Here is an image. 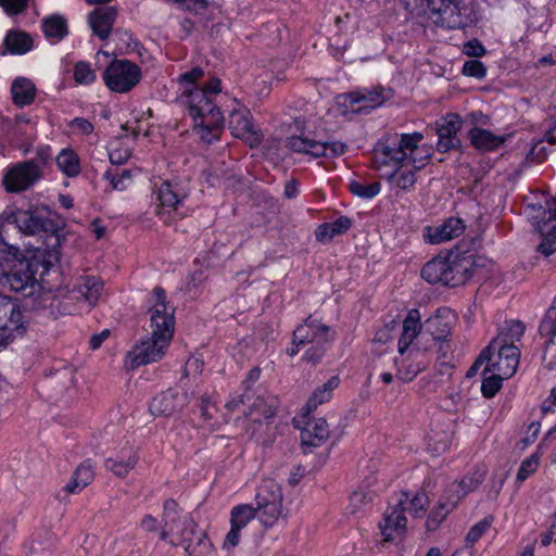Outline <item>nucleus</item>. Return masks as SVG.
Instances as JSON below:
<instances>
[{
  "label": "nucleus",
  "mask_w": 556,
  "mask_h": 556,
  "mask_svg": "<svg viewBox=\"0 0 556 556\" xmlns=\"http://www.w3.org/2000/svg\"><path fill=\"white\" fill-rule=\"evenodd\" d=\"M539 332L541 337L547 339L545 342V353H547L551 346L556 344V296L540 325Z\"/></svg>",
  "instance_id": "obj_40"
},
{
  "label": "nucleus",
  "mask_w": 556,
  "mask_h": 556,
  "mask_svg": "<svg viewBox=\"0 0 556 556\" xmlns=\"http://www.w3.org/2000/svg\"><path fill=\"white\" fill-rule=\"evenodd\" d=\"M493 522V517L488 516L480 520L479 522L475 523L468 531L466 538H465V548L457 552L455 556L462 555L467 553L468 556L472 555V547L480 540L482 535L485 534V532L490 529L491 525Z\"/></svg>",
  "instance_id": "obj_39"
},
{
  "label": "nucleus",
  "mask_w": 556,
  "mask_h": 556,
  "mask_svg": "<svg viewBox=\"0 0 556 556\" xmlns=\"http://www.w3.org/2000/svg\"><path fill=\"white\" fill-rule=\"evenodd\" d=\"M350 191L363 199H371L376 197L381 189V185L378 181L365 184L359 180H352L349 185Z\"/></svg>",
  "instance_id": "obj_44"
},
{
  "label": "nucleus",
  "mask_w": 556,
  "mask_h": 556,
  "mask_svg": "<svg viewBox=\"0 0 556 556\" xmlns=\"http://www.w3.org/2000/svg\"><path fill=\"white\" fill-rule=\"evenodd\" d=\"M384 90L382 88H374V89H361L353 91L349 94L350 102L352 104H362L359 110L364 109H374L381 105L386 97L383 94Z\"/></svg>",
  "instance_id": "obj_32"
},
{
  "label": "nucleus",
  "mask_w": 556,
  "mask_h": 556,
  "mask_svg": "<svg viewBox=\"0 0 556 556\" xmlns=\"http://www.w3.org/2000/svg\"><path fill=\"white\" fill-rule=\"evenodd\" d=\"M150 330L125 358V366L135 369L157 362L167 350L175 329V308L166 302L165 291L156 287L149 298Z\"/></svg>",
  "instance_id": "obj_2"
},
{
  "label": "nucleus",
  "mask_w": 556,
  "mask_h": 556,
  "mask_svg": "<svg viewBox=\"0 0 556 556\" xmlns=\"http://www.w3.org/2000/svg\"><path fill=\"white\" fill-rule=\"evenodd\" d=\"M117 16V11L113 7H102L94 9L88 15V23L92 33L100 39H108Z\"/></svg>",
  "instance_id": "obj_23"
},
{
  "label": "nucleus",
  "mask_w": 556,
  "mask_h": 556,
  "mask_svg": "<svg viewBox=\"0 0 556 556\" xmlns=\"http://www.w3.org/2000/svg\"><path fill=\"white\" fill-rule=\"evenodd\" d=\"M539 468V456L535 454H532L531 456L527 457L522 460L520 464V467L517 472V481L519 483L527 480L532 473H534Z\"/></svg>",
  "instance_id": "obj_47"
},
{
  "label": "nucleus",
  "mask_w": 556,
  "mask_h": 556,
  "mask_svg": "<svg viewBox=\"0 0 556 556\" xmlns=\"http://www.w3.org/2000/svg\"><path fill=\"white\" fill-rule=\"evenodd\" d=\"M328 224L332 231L331 233L334 236H339V235L346 232L351 228L352 220L346 216H340L336 220L328 223Z\"/></svg>",
  "instance_id": "obj_55"
},
{
  "label": "nucleus",
  "mask_w": 556,
  "mask_h": 556,
  "mask_svg": "<svg viewBox=\"0 0 556 556\" xmlns=\"http://www.w3.org/2000/svg\"><path fill=\"white\" fill-rule=\"evenodd\" d=\"M462 124L463 121L457 114H447L437 122V148L439 152L445 153L460 146L457 134L462 128Z\"/></svg>",
  "instance_id": "obj_18"
},
{
  "label": "nucleus",
  "mask_w": 556,
  "mask_h": 556,
  "mask_svg": "<svg viewBox=\"0 0 556 556\" xmlns=\"http://www.w3.org/2000/svg\"><path fill=\"white\" fill-rule=\"evenodd\" d=\"M447 333V325L439 316L428 318L425 324V331H422L419 311L410 309L403 321L402 334L397 343L399 354L406 353L418 334L421 336V339L430 334L433 341H440Z\"/></svg>",
  "instance_id": "obj_8"
},
{
  "label": "nucleus",
  "mask_w": 556,
  "mask_h": 556,
  "mask_svg": "<svg viewBox=\"0 0 556 556\" xmlns=\"http://www.w3.org/2000/svg\"><path fill=\"white\" fill-rule=\"evenodd\" d=\"M41 28L49 40L60 41L68 34L67 21L60 14L43 17Z\"/></svg>",
  "instance_id": "obj_34"
},
{
  "label": "nucleus",
  "mask_w": 556,
  "mask_h": 556,
  "mask_svg": "<svg viewBox=\"0 0 556 556\" xmlns=\"http://www.w3.org/2000/svg\"><path fill=\"white\" fill-rule=\"evenodd\" d=\"M140 526L147 532H155L157 530L161 531L162 523L159 525L157 520L153 516L146 515L142 518Z\"/></svg>",
  "instance_id": "obj_62"
},
{
  "label": "nucleus",
  "mask_w": 556,
  "mask_h": 556,
  "mask_svg": "<svg viewBox=\"0 0 556 556\" xmlns=\"http://www.w3.org/2000/svg\"><path fill=\"white\" fill-rule=\"evenodd\" d=\"M25 235H36L49 229L50 220L37 211H18L11 216Z\"/></svg>",
  "instance_id": "obj_24"
},
{
  "label": "nucleus",
  "mask_w": 556,
  "mask_h": 556,
  "mask_svg": "<svg viewBox=\"0 0 556 556\" xmlns=\"http://www.w3.org/2000/svg\"><path fill=\"white\" fill-rule=\"evenodd\" d=\"M523 333H525V326L522 325V323H520L518 320H511L508 324V333L500 334L498 337H501L502 339H506L507 343L513 344V342L515 340H520V338L522 337Z\"/></svg>",
  "instance_id": "obj_51"
},
{
  "label": "nucleus",
  "mask_w": 556,
  "mask_h": 556,
  "mask_svg": "<svg viewBox=\"0 0 556 556\" xmlns=\"http://www.w3.org/2000/svg\"><path fill=\"white\" fill-rule=\"evenodd\" d=\"M191 186L187 179H174L164 181L157 191L160 204L156 208V215L164 223H169L170 212H176L180 217L188 214L185 203L191 193Z\"/></svg>",
  "instance_id": "obj_10"
},
{
  "label": "nucleus",
  "mask_w": 556,
  "mask_h": 556,
  "mask_svg": "<svg viewBox=\"0 0 556 556\" xmlns=\"http://www.w3.org/2000/svg\"><path fill=\"white\" fill-rule=\"evenodd\" d=\"M8 325L12 328H23V314L15 302L0 294V326Z\"/></svg>",
  "instance_id": "obj_33"
},
{
  "label": "nucleus",
  "mask_w": 556,
  "mask_h": 556,
  "mask_svg": "<svg viewBox=\"0 0 556 556\" xmlns=\"http://www.w3.org/2000/svg\"><path fill=\"white\" fill-rule=\"evenodd\" d=\"M109 336L110 331L108 329L101 331L100 333L93 334L89 340L90 348L92 350L99 349L102 342L109 338Z\"/></svg>",
  "instance_id": "obj_64"
},
{
  "label": "nucleus",
  "mask_w": 556,
  "mask_h": 556,
  "mask_svg": "<svg viewBox=\"0 0 556 556\" xmlns=\"http://www.w3.org/2000/svg\"><path fill=\"white\" fill-rule=\"evenodd\" d=\"M131 152L128 148H118L110 152V162L115 165H121L127 162L130 157Z\"/></svg>",
  "instance_id": "obj_57"
},
{
  "label": "nucleus",
  "mask_w": 556,
  "mask_h": 556,
  "mask_svg": "<svg viewBox=\"0 0 556 556\" xmlns=\"http://www.w3.org/2000/svg\"><path fill=\"white\" fill-rule=\"evenodd\" d=\"M331 229L328 223L321 224L315 231L316 239L320 242L330 241L336 236L331 233Z\"/></svg>",
  "instance_id": "obj_61"
},
{
  "label": "nucleus",
  "mask_w": 556,
  "mask_h": 556,
  "mask_svg": "<svg viewBox=\"0 0 556 556\" xmlns=\"http://www.w3.org/2000/svg\"><path fill=\"white\" fill-rule=\"evenodd\" d=\"M70 127L80 135H90L93 131V125L84 117L74 118L70 123Z\"/></svg>",
  "instance_id": "obj_56"
},
{
  "label": "nucleus",
  "mask_w": 556,
  "mask_h": 556,
  "mask_svg": "<svg viewBox=\"0 0 556 556\" xmlns=\"http://www.w3.org/2000/svg\"><path fill=\"white\" fill-rule=\"evenodd\" d=\"M255 510L258 521L265 528H271L282 516V490L273 479H264L255 494Z\"/></svg>",
  "instance_id": "obj_11"
},
{
  "label": "nucleus",
  "mask_w": 556,
  "mask_h": 556,
  "mask_svg": "<svg viewBox=\"0 0 556 556\" xmlns=\"http://www.w3.org/2000/svg\"><path fill=\"white\" fill-rule=\"evenodd\" d=\"M138 460L139 455L137 451H122L115 457L106 458L104 467L116 477L125 478L136 467Z\"/></svg>",
  "instance_id": "obj_26"
},
{
  "label": "nucleus",
  "mask_w": 556,
  "mask_h": 556,
  "mask_svg": "<svg viewBox=\"0 0 556 556\" xmlns=\"http://www.w3.org/2000/svg\"><path fill=\"white\" fill-rule=\"evenodd\" d=\"M277 408V400L273 396L267 397L266 400L263 397H257L255 402L252 404L250 415L258 414L265 420L273 418L276 414Z\"/></svg>",
  "instance_id": "obj_43"
},
{
  "label": "nucleus",
  "mask_w": 556,
  "mask_h": 556,
  "mask_svg": "<svg viewBox=\"0 0 556 556\" xmlns=\"http://www.w3.org/2000/svg\"><path fill=\"white\" fill-rule=\"evenodd\" d=\"M407 352V355L405 353L403 355L400 354V357L395 359L397 366L396 378L404 382L412 381L428 366V361L419 349H410Z\"/></svg>",
  "instance_id": "obj_21"
},
{
  "label": "nucleus",
  "mask_w": 556,
  "mask_h": 556,
  "mask_svg": "<svg viewBox=\"0 0 556 556\" xmlns=\"http://www.w3.org/2000/svg\"><path fill=\"white\" fill-rule=\"evenodd\" d=\"M77 299L83 298L90 306L94 305L99 300L103 285L94 276L80 277L75 286Z\"/></svg>",
  "instance_id": "obj_31"
},
{
  "label": "nucleus",
  "mask_w": 556,
  "mask_h": 556,
  "mask_svg": "<svg viewBox=\"0 0 556 556\" xmlns=\"http://www.w3.org/2000/svg\"><path fill=\"white\" fill-rule=\"evenodd\" d=\"M476 271V260L472 254L451 253L446 256L445 286L465 285Z\"/></svg>",
  "instance_id": "obj_16"
},
{
  "label": "nucleus",
  "mask_w": 556,
  "mask_h": 556,
  "mask_svg": "<svg viewBox=\"0 0 556 556\" xmlns=\"http://www.w3.org/2000/svg\"><path fill=\"white\" fill-rule=\"evenodd\" d=\"M424 135L413 134L393 135L379 141L375 149V159L382 165L412 166L413 169L396 172L393 177L400 189L409 190L416 182V170L424 168L430 156L431 148L421 143Z\"/></svg>",
  "instance_id": "obj_3"
},
{
  "label": "nucleus",
  "mask_w": 556,
  "mask_h": 556,
  "mask_svg": "<svg viewBox=\"0 0 556 556\" xmlns=\"http://www.w3.org/2000/svg\"><path fill=\"white\" fill-rule=\"evenodd\" d=\"M25 331L23 328H12L11 325L0 326V351L4 349L16 337L22 336Z\"/></svg>",
  "instance_id": "obj_50"
},
{
  "label": "nucleus",
  "mask_w": 556,
  "mask_h": 556,
  "mask_svg": "<svg viewBox=\"0 0 556 556\" xmlns=\"http://www.w3.org/2000/svg\"><path fill=\"white\" fill-rule=\"evenodd\" d=\"M457 506L456 500L452 497L448 492L444 491L442 496L440 497L438 504L430 511L427 521L426 528L428 531H434L441 525V522L446 518V516Z\"/></svg>",
  "instance_id": "obj_29"
},
{
  "label": "nucleus",
  "mask_w": 556,
  "mask_h": 556,
  "mask_svg": "<svg viewBox=\"0 0 556 556\" xmlns=\"http://www.w3.org/2000/svg\"><path fill=\"white\" fill-rule=\"evenodd\" d=\"M469 139L471 144L481 151H494L501 148L506 139L509 137L507 135L504 136H497L491 132L488 129L480 128V127H473L470 129Z\"/></svg>",
  "instance_id": "obj_27"
},
{
  "label": "nucleus",
  "mask_w": 556,
  "mask_h": 556,
  "mask_svg": "<svg viewBox=\"0 0 556 556\" xmlns=\"http://www.w3.org/2000/svg\"><path fill=\"white\" fill-rule=\"evenodd\" d=\"M104 178L110 180L113 189L123 191L130 185L132 176L129 169H115L114 172L108 170Z\"/></svg>",
  "instance_id": "obj_45"
},
{
  "label": "nucleus",
  "mask_w": 556,
  "mask_h": 556,
  "mask_svg": "<svg viewBox=\"0 0 556 556\" xmlns=\"http://www.w3.org/2000/svg\"><path fill=\"white\" fill-rule=\"evenodd\" d=\"M160 539L182 546L189 556H206L212 551L206 534L197 530L192 517L182 513L174 500L164 503Z\"/></svg>",
  "instance_id": "obj_4"
},
{
  "label": "nucleus",
  "mask_w": 556,
  "mask_h": 556,
  "mask_svg": "<svg viewBox=\"0 0 556 556\" xmlns=\"http://www.w3.org/2000/svg\"><path fill=\"white\" fill-rule=\"evenodd\" d=\"M204 77L201 67H193L178 78L180 98L193 119L200 138L212 143L219 139L224 127V115L216 102L220 94V80L212 78L208 83L198 87L199 80Z\"/></svg>",
  "instance_id": "obj_1"
},
{
  "label": "nucleus",
  "mask_w": 556,
  "mask_h": 556,
  "mask_svg": "<svg viewBox=\"0 0 556 556\" xmlns=\"http://www.w3.org/2000/svg\"><path fill=\"white\" fill-rule=\"evenodd\" d=\"M329 438V426L326 419L317 418L305 421L301 431V441L303 445L316 447L324 444Z\"/></svg>",
  "instance_id": "obj_25"
},
{
  "label": "nucleus",
  "mask_w": 556,
  "mask_h": 556,
  "mask_svg": "<svg viewBox=\"0 0 556 556\" xmlns=\"http://www.w3.org/2000/svg\"><path fill=\"white\" fill-rule=\"evenodd\" d=\"M141 78V70L128 60H113L103 73L105 85L115 92H128Z\"/></svg>",
  "instance_id": "obj_13"
},
{
  "label": "nucleus",
  "mask_w": 556,
  "mask_h": 556,
  "mask_svg": "<svg viewBox=\"0 0 556 556\" xmlns=\"http://www.w3.org/2000/svg\"><path fill=\"white\" fill-rule=\"evenodd\" d=\"M339 383L340 380L338 377H331L320 388L316 389L304 407L305 415H308L323 403L328 402L332 396V391L338 388Z\"/></svg>",
  "instance_id": "obj_35"
},
{
  "label": "nucleus",
  "mask_w": 556,
  "mask_h": 556,
  "mask_svg": "<svg viewBox=\"0 0 556 556\" xmlns=\"http://www.w3.org/2000/svg\"><path fill=\"white\" fill-rule=\"evenodd\" d=\"M29 0H0V7L8 14L15 15L26 10Z\"/></svg>",
  "instance_id": "obj_53"
},
{
  "label": "nucleus",
  "mask_w": 556,
  "mask_h": 556,
  "mask_svg": "<svg viewBox=\"0 0 556 556\" xmlns=\"http://www.w3.org/2000/svg\"><path fill=\"white\" fill-rule=\"evenodd\" d=\"M503 379H505L504 376H502L498 372L493 374L490 377L485 378L482 381V386H481V392H482L483 396H485L488 399L493 397L502 388Z\"/></svg>",
  "instance_id": "obj_48"
},
{
  "label": "nucleus",
  "mask_w": 556,
  "mask_h": 556,
  "mask_svg": "<svg viewBox=\"0 0 556 556\" xmlns=\"http://www.w3.org/2000/svg\"><path fill=\"white\" fill-rule=\"evenodd\" d=\"M464 52L469 56L478 58L485 54V48L480 43V41L473 39L464 46Z\"/></svg>",
  "instance_id": "obj_59"
},
{
  "label": "nucleus",
  "mask_w": 556,
  "mask_h": 556,
  "mask_svg": "<svg viewBox=\"0 0 556 556\" xmlns=\"http://www.w3.org/2000/svg\"><path fill=\"white\" fill-rule=\"evenodd\" d=\"M254 518L258 519V514L251 504L237 505L230 511V525L236 528L243 529Z\"/></svg>",
  "instance_id": "obj_42"
},
{
  "label": "nucleus",
  "mask_w": 556,
  "mask_h": 556,
  "mask_svg": "<svg viewBox=\"0 0 556 556\" xmlns=\"http://www.w3.org/2000/svg\"><path fill=\"white\" fill-rule=\"evenodd\" d=\"M38 264L26 258L14 260L9 270L0 265V286H9L10 290L21 292L25 296L40 293L41 286L36 278Z\"/></svg>",
  "instance_id": "obj_9"
},
{
  "label": "nucleus",
  "mask_w": 556,
  "mask_h": 556,
  "mask_svg": "<svg viewBox=\"0 0 556 556\" xmlns=\"http://www.w3.org/2000/svg\"><path fill=\"white\" fill-rule=\"evenodd\" d=\"M542 242L539 250L546 256L556 251V198L546 202L543 217L538 223Z\"/></svg>",
  "instance_id": "obj_19"
},
{
  "label": "nucleus",
  "mask_w": 556,
  "mask_h": 556,
  "mask_svg": "<svg viewBox=\"0 0 556 556\" xmlns=\"http://www.w3.org/2000/svg\"><path fill=\"white\" fill-rule=\"evenodd\" d=\"M229 129L235 137L244 140L250 147L262 141V134L252 123L250 111L239 104L229 114Z\"/></svg>",
  "instance_id": "obj_17"
},
{
  "label": "nucleus",
  "mask_w": 556,
  "mask_h": 556,
  "mask_svg": "<svg viewBox=\"0 0 556 556\" xmlns=\"http://www.w3.org/2000/svg\"><path fill=\"white\" fill-rule=\"evenodd\" d=\"M74 78L78 84L89 85L96 80V73L89 63L80 61L74 67Z\"/></svg>",
  "instance_id": "obj_46"
},
{
  "label": "nucleus",
  "mask_w": 556,
  "mask_h": 556,
  "mask_svg": "<svg viewBox=\"0 0 556 556\" xmlns=\"http://www.w3.org/2000/svg\"><path fill=\"white\" fill-rule=\"evenodd\" d=\"M93 478V465L90 460H85L76 468L71 481L64 486V490L71 494L78 493L91 483Z\"/></svg>",
  "instance_id": "obj_30"
},
{
  "label": "nucleus",
  "mask_w": 556,
  "mask_h": 556,
  "mask_svg": "<svg viewBox=\"0 0 556 556\" xmlns=\"http://www.w3.org/2000/svg\"><path fill=\"white\" fill-rule=\"evenodd\" d=\"M395 328V321L386 325L383 328L377 331L375 340L377 342L386 343L391 339V330Z\"/></svg>",
  "instance_id": "obj_63"
},
{
  "label": "nucleus",
  "mask_w": 556,
  "mask_h": 556,
  "mask_svg": "<svg viewBox=\"0 0 556 556\" xmlns=\"http://www.w3.org/2000/svg\"><path fill=\"white\" fill-rule=\"evenodd\" d=\"M48 155L42 151L36 159L14 163L5 168L2 186L9 193H21L30 189L43 177Z\"/></svg>",
  "instance_id": "obj_7"
},
{
  "label": "nucleus",
  "mask_w": 556,
  "mask_h": 556,
  "mask_svg": "<svg viewBox=\"0 0 556 556\" xmlns=\"http://www.w3.org/2000/svg\"><path fill=\"white\" fill-rule=\"evenodd\" d=\"M406 10L415 11L421 9L426 3L429 10L439 16L442 25L448 28H460L464 21L460 16L459 9L454 0H399Z\"/></svg>",
  "instance_id": "obj_14"
},
{
  "label": "nucleus",
  "mask_w": 556,
  "mask_h": 556,
  "mask_svg": "<svg viewBox=\"0 0 556 556\" xmlns=\"http://www.w3.org/2000/svg\"><path fill=\"white\" fill-rule=\"evenodd\" d=\"M293 336L296 344H309L303 359L312 364L320 362L333 340L330 328L311 316L294 329Z\"/></svg>",
  "instance_id": "obj_6"
},
{
  "label": "nucleus",
  "mask_w": 556,
  "mask_h": 556,
  "mask_svg": "<svg viewBox=\"0 0 556 556\" xmlns=\"http://www.w3.org/2000/svg\"><path fill=\"white\" fill-rule=\"evenodd\" d=\"M242 529H240V528H236V527L231 526L229 532L227 533V535L224 540L223 548L230 549V548L236 547L240 541V531Z\"/></svg>",
  "instance_id": "obj_58"
},
{
  "label": "nucleus",
  "mask_w": 556,
  "mask_h": 556,
  "mask_svg": "<svg viewBox=\"0 0 556 556\" xmlns=\"http://www.w3.org/2000/svg\"><path fill=\"white\" fill-rule=\"evenodd\" d=\"M4 46L12 54H24L31 49L33 39L24 31L11 30L4 38Z\"/></svg>",
  "instance_id": "obj_38"
},
{
  "label": "nucleus",
  "mask_w": 556,
  "mask_h": 556,
  "mask_svg": "<svg viewBox=\"0 0 556 556\" xmlns=\"http://www.w3.org/2000/svg\"><path fill=\"white\" fill-rule=\"evenodd\" d=\"M539 432H540V424L531 422L528 427L526 437L522 439L523 446L526 447V446L532 444L536 440Z\"/></svg>",
  "instance_id": "obj_60"
},
{
  "label": "nucleus",
  "mask_w": 556,
  "mask_h": 556,
  "mask_svg": "<svg viewBox=\"0 0 556 556\" xmlns=\"http://www.w3.org/2000/svg\"><path fill=\"white\" fill-rule=\"evenodd\" d=\"M56 165L67 177H76L80 173L79 157L72 149H63L58 154Z\"/></svg>",
  "instance_id": "obj_41"
},
{
  "label": "nucleus",
  "mask_w": 556,
  "mask_h": 556,
  "mask_svg": "<svg viewBox=\"0 0 556 556\" xmlns=\"http://www.w3.org/2000/svg\"><path fill=\"white\" fill-rule=\"evenodd\" d=\"M393 501L394 504L387 509L383 520L379 525L386 541H393L405 533L407 523L405 511H408L414 518H419L429 505V498L422 491L416 492L414 495L407 491H401L395 494Z\"/></svg>",
  "instance_id": "obj_5"
},
{
  "label": "nucleus",
  "mask_w": 556,
  "mask_h": 556,
  "mask_svg": "<svg viewBox=\"0 0 556 556\" xmlns=\"http://www.w3.org/2000/svg\"><path fill=\"white\" fill-rule=\"evenodd\" d=\"M482 480V475H479L478 477L467 476L460 481H454L447 485L445 491L448 492V494H451L458 504L460 500L465 497L469 492L476 490L481 484Z\"/></svg>",
  "instance_id": "obj_37"
},
{
  "label": "nucleus",
  "mask_w": 556,
  "mask_h": 556,
  "mask_svg": "<svg viewBox=\"0 0 556 556\" xmlns=\"http://www.w3.org/2000/svg\"><path fill=\"white\" fill-rule=\"evenodd\" d=\"M463 74L469 77L483 78L486 74L484 64L478 60L466 61L463 66Z\"/></svg>",
  "instance_id": "obj_49"
},
{
  "label": "nucleus",
  "mask_w": 556,
  "mask_h": 556,
  "mask_svg": "<svg viewBox=\"0 0 556 556\" xmlns=\"http://www.w3.org/2000/svg\"><path fill=\"white\" fill-rule=\"evenodd\" d=\"M465 228L463 219L451 217L438 227H427L424 238L430 244H441L459 237L465 231Z\"/></svg>",
  "instance_id": "obj_22"
},
{
  "label": "nucleus",
  "mask_w": 556,
  "mask_h": 556,
  "mask_svg": "<svg viewBox=\"0 0 556 556\" xmlns=\"http://www.w3.org/2000/svg\"><path fill=\"white\" fill-rule=\"evenodd\" d=\"M371 495L365 491H355L350 496V505L352 507V513H356L362 508L363 505L367 504L371 501Z\"/></svg>",
  "instance_id": "obj_54"
},
{
  "label": "nucleus",
  "mask_w": 556,
  "mask_h": 556,
  "mask_svg": "<svg viewBox=\"0 0 556 556\" xmlns=\"http://www.w3.org/2000/svg\"><path fill=\"white\" fill-rule=\"evenodd\" d=\"M446 257H434L421 269V276L429 283H442L445 286Z\"/></svg>",
  "instance_id": "obj_36"
},
{
  "label": "nucleus",
  "mask_w": 556,
  "mask_h": 556,
  "mask_svg": "<svg viewBox=\"0 0 556 556\" xmlns=\"http://www.w3.org/2000/svg\"><path fill=\"white\" fill-rule=\"evenodd\" d=\"M175 3L194 14H200L207 8V0H176Z\"/></svg>",
  "instance_id": "obj_52"
},
{
  "label": "nucleus",
  "mask_w": 556,
  "mask_h": 556,
  "mask_svg": "<svg viewBox=\"0 0 556 556\" xmlns=\"http://www.w3.org/2000/svg\"><path fill=\"white\" fill-rule=\"evenodd\" d=\"M288 147L298 153L319 156H339L345 153L346 144L340 141L323 142L308 139L302 136L288 138Z\"/></svg>",
  "instance_id": "obj_15"
},
{
  "label": "nucleus",
  "mask_w": 556,
  "mask_h": 556,
  "mask_svg": "<svg viewBox=\"0 0 556 556\" xmlns=\"http://www.w3.org/2000/svg\"><path fill=\"white\" fill-rule=\"evenodd\" d=\"M187 403V394L180 389H168L160 393L150 403V412L157 416H170Z\"/></svg>",
  "instance_id": "obj_20"
},
{
  "label": "nucleus",
  "mask_w": 556,
  "mask_h": 556,
  "mask_svg": "<svg viewBox=\"0 0 556 556\" xmlns=\"http://www.w3.org/2000/svg\"><path fill=\"white\" fill-rule=\"evenodd\" d=\"M495 352L498 359L493 362L491 368L488 369L501 374L506 379L510 378L516 372L519 364L520 352L518 348L507 343L506 339L496 337L481 352L480 361L491 362V357Z\"/></svg>",
  "instance_id": "obj_12"
},
{
  "label": "nucleus",
  "mask_w": 556,
  "mask_h": 556,
  "mask_svg": "<svg viewBox=\"0 0 556 556\" xmlns=\"http://www.w3.org/2000/svg\"><path fill=\"white\" fill-rule=\"evenodd\" d=\"M35 84L26 77H17L12 81L11 94L13 103L18 108L30 105L36 98Z\"/></svg>",
  "instance_id": "obj_28"
}]
</instances>
